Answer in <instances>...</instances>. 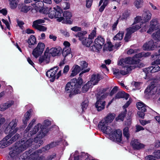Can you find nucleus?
Instances as JSON below:
<instances>
[{"label":"nucleus","instance_id":"nucleus-1","mask_svg":"<svg viewBox=\"0 0 160 160\" xmlns=\"http://www.w3.org/2000/svg\"><path fill=\"white\" fill-rule=\"evenodd\" d=\"M43 125L40 123H38L30 131L29 136H32L36 134L38 132V137L34 139L31 138L29 139L22 138L21 143H16L12 150L9 153L12 158L17 157L19 154L26 150L27 148L31 147L33 149L39 148L43 143V141L41 138H43L48 132V126L51 124V122L48 120L44 121Z\"/></svg>","mask_w":160,"mask_h":160},{"label":"nucleus","instance_id":"nucleus-2","mask_svg":"<svg viewBox=\"0 0 160 160\" xmlns=\"http://www.w3.org/2000/svg\"><path fill=\"white\" fill-rule=\"evenodd\" d=\"M108 124H98V128L104 133L108 135L111 140L120 142L122 140V131L119 129L113 131L111 128L108 126Z\"/></svg>","mask_w":160,"mask_h":160},{"label":"nucleus","instance_id":"nucleus-3","mask_svg":"<svg viewBox=\"0 0 160 160\" xmlns=\"http://www.w3.org/2000/svg\"><path fill=\"white\" fill-rule=\"evenodd\" d=\"M152 37L156 41L154 42L153 41L151 40L145 43L143 46V48L144 50H153L157 47L160 48V30L153 33ZM158 55H160V48L158 50ZM156 54H158L157 53Z\"/></svg>","mask_w":160,"mask_h":160},{"label":"nucleus","instance_id":"nucleus-4","mask_svg":"<svg viewBox=\"0 0 160 160\" xmlns=\"http://www.w3.org/2000/svg\"><path fill=\"white\" fill-rule=\"evenodd\" d=\"M51 8H44L42 9L43 13L45 14H48V17L51 19L54 18H57V20L59 22H61L64 19V18L61 16V14L63 11L61 8L57 6L53 8V10Z\"/></svg>","mask_w":160,"mask_h":160},{"label":"nucleus","instance_id":"nucleus-5","mask_svg":"<svg viewBox=\"0 0 160 160\" xmlns=\"http://www.w3.org/2000/svg\"><path fill=\"white\" fill-rule=\"evenodd\" d=\"M44 147H43L41 149L37 150L32 153L31 150H29L28 151L25 152L22 155L20 156L21 158L23 159H26L27 158L30 159H31L32 160H43L44 157L43 156H40L43 152H45V150Z\"/></svg>","mask_w":160,"mask_h":160},{"label":"nucleus","instance_id":"nucleus-6","mask_svg":"<svg viewBox=\"0 0 160 160\" xmlns=\"http://www.w3.org/2000/svg\"><path fill=\"white\" fill-rule=\"evenodd\" d=\"M153 61L152 62V66L143 69V71L147 74L149 72L154 73L159 71L160 67L158 64H160V55L152 54L151 55Z\"/></svg>","mask_w":160,"mask_h":160},{"label":"nucleus","instance_id":"nucleus-7","mask_svg":"<svg viewBox=\"0 0 160 160\" xmlns=\"http://www.w3.org/2000/svg\"><path fill=\"white\" fill-rule=\"evenodd\" d=\"M106 89H103L101 92H98L97 97V101L95 104V107L98 111L103 109L105 108V102L104 99L106 98L108 93L106 92Z\"/></svg>","mask_w":160,"mask_h":160},{"label":"nucleus","instance_id":"nucleus-8","mask_svg":"<svg viewBox=\"0 0 160 160\" xmlns=\"http://www.w3.org/2000/svg\"><path fill=\"white\" fill-rule=\"evenodd\" d=\"M75 82L76 79H73L66 85L65 92L68 94L70 97H71L73 95L80 93V91L79 89L75 86Z\"/></svg>","mask_w":160,"mask_h":160},{"label":"nucleus","instance_id":"nucleus-9","mask_svg":"<svg viewBox=\"0 0 160 160\" xmlns=\"http://www.w3.org/2000/svg\"><path fill=\"white\" fill-rule=\"evenodd\" d=\"M105 42V39L101 36H98L92 42V45L90 47V49L93 52H98L102 48Z\"/></svg>","mask_w":160,"mask_h":160},{"label":"nucleus","instance_id":"nucleus-10","mask_svg":"<svg viewBox=\"0 0 160 160\" xmlns=\"http://www.w3.org/2000/svg\"><path fill=\"white\" fill-rule=\"evenodd\" d=\"M152 14L150 12L147 11L144 12L142 15V18L141 16H137L134 19V23H138L141 26H143L142 24L148 22L151 18Z\"/></svg>","mask_w":160,"mask_h":160},{"label":"nucleus","instance_id":"nucleus-11","mask_svg":"<svg viewBox=\"0 0 160 160\" xmlns=\"http://www.w3.org/2000/svg\"><path fill=\"white\" fill-rule=\"evenodd\" d=\"M58 70L57 67H54L48 70L46 73L47 76L50 78L51 82H53L55 78L58 79L61 75V71L60 70L56 75Z\"/></svg>","mask_w":160,"mask_h":160},{"label":"nucleus","instance_id":"nucleus-12","mask_svg":"<svg viewBox=\"0 0 160 160\" xmlns=\"http://www.w3.org/2000/svg\"><path fill=\"white\" fill-rule=\"evenodd\" d=\"M134 67L129 65H126L124 66L123 69L119 71L118 69H115L113 70L114 74L115 75L116 77L118 78L120 76V75H125L128 74L131 71Z\"/></svg>","mask_w":160,"mask_h":160},{"label":"nucleus","instance_id":"nucleus-13","mask_svg":"<svg viewBox=\"0 0 160 160\" xmlns=\"http://www.w3.org/2000/svg\"><path fill=\"white\" fill-rule=\"evenodd\" d=\"M136 62V61L134 60V59L128 57L120 59L118 62V64L122 66L123 67L126 65H129L134 67V69L136 67L133 64H135Z\"/></svg>","mask_w":160,"mask_h":160},{"label":"nucleus","instance_id":"nucleus-14","mask_svg":"<svg viewBox=\"0 0 160 160\" xmlns=\"http://www.w3.org/2000/svg\"><path fill=\"white\" fill-rule=\"evenodd\" d=\"M17 128L16 130H14L12 132V133H8V135L0 141V147L1 148H3L12 144L10 139H9L11 138L13 135L17 132Z\"/></svg>","mask_w":160,"mask_h":160},{"label":"nucleus","instance_id":"nucleus-15","mask_svg":"<svg viewBox=\"0 0 160 160\" xmlns=\"http://www.w3.org/2000/svg\"><path fill=\"white\" fill-rule=\"evenodd\" d=\"M18 120L16 119H13L9 123L8 127L5 129L4 132L6 134L11 133L17 128V132L18 130V128H16L17 126Z\"/></svg>","mask_w":160,"mask_h":160},{"label":"nucleus","instance_id":"nucleus-16","mask_svg":"<svg viewBox=\"0 0 160 160\" xmlns=\"http://www.w3.org/2000/svg\"><path fill=\"white\" fill-rule=\"evenodd\" d=\"M140 28L141 26L139 24H136L127 28V33H126L124 38L125 41L128 42L131 38V34Z\"/></svg>","mask_w":160,"mask_h":160},{"label":"nucleus","instance_id":"nucleus-17","mask_svg":"<svg viewBox=\"0 0 160 160\" xmlns=\"http://www.w3.org/2000/svg\"><path fill=\"white\" fill-rule=\"evenodd\" d=\"M45 45L43 43H39L36 48L33 49L32 54L35 58H37L42 54Z\"/></svg>","mask_w":160,"mask_h":160},{"label":"nucleus","instance_id":"nucleus-18","mask_svg":"<svg viewBox=\"0 0 160 160\" xmlns=\"http://www.w3.org/2000/svg\"><path fill=\"white\" fill-rule=\"evenodd\" d=\"M131 145L133 148L135 150H139L144 148V145L140 143L137 139L132 138L131 143Z\"/></svg>","mask_w":160,"mask_h":160},{"label":"nucleus","instance_id":"nucleus-19","mask_svg":"<svg viewBox=\"0 0 160 160\" xmlns=\"http://www.w3.org/2000/svg\"><path fill=\"white\" fill-rule=\"evenodd\" d=\"M115 115L113 113H109L98 124H108L112 122L115 118Z\"/></svg>","mask_w":160,"mask_h":160},{"label":"nucleus","instance_id":"nucleus-20","mask_svg":"<svg viewBox=\"0 0 160 160\" xmlns=\"http://www.w3.org/2000/svg\"><path fill=\"white\" fill-rule=\"evenodd\" d=\"M50 60V54L48 52H45L44 55L40 57L39 63L40 64H46L49 62Z\"/></svg>","mask_w":160,"mask_h":160},{"label":"nucleus","instance_id":"nucleus-21","mask_svg":"<svg viewBox=\"0 0 160 160\" xmlns=\"http://www.w3.org/2000/svg\"><path fill=\"white\" fill-rule=\"evenodd\" d=\"M62 52V49L60 47L57 48H51L49 50L50 55L51 54L52 56L54 57L59 55Z\"/></svg>","mask_w":160,"mask_h":160},{"label":"nucleus","instance_id":"nucleus-22","mask_svg":"<svg viewBox=\"0 0 160 160\" xmlns=\"http://www.w3.org/2000/svg\"><path fill=\"white\" fill-rule=\"evenodd\" d=\"M158 24L157 21L156 19H152L150 22V25L149 29L147 32L151 34L153 31L157 28V25Z\"/></svg>","mask_w":160,"mask_h":160},{"label":"nucleus","instance_id":"nucleus-23","mask_svg":"<svg viewBox=\"0 0 160 160\" xmlns=\"http://www.w3.org/2000/svg\"><path fill=\"white\" fill-rule=\"evenodd\" d=\"M129 97V95L128 94L124 92H119L117 93L115 97L113 98L112 100L122 98H125L126 100H127Z\"/></svg>","mask_w":160,"mask_h":160},{"label":"nucleus","instance_id":"nucleus-24","mask_svg":"<svg viewBox=\"0 0 160 160\" xmlns=\"http://www.w3.org/2000/svg\"><path fill=\"white\" fill-rule=\"evenodd\" d=\"M158 90L157 87L155 84H152L149 87H148L145 90V92L150 94H154L157 92Z\"/></svg>","mask_w":160,"mask_h":160},{"label":"nucleus","instance_id":"nucleus-25","mask_svg":"<svg viewBox=\"0 0 160 160\" xmlns=\"http://www.w3.org/2000/svg\"><path fill=\"white\" fill-rule=\"evenodd\" d=\"M61 141H62V139L60 138L59 140H58L57 141L52 142L50 144L45 146L44 148L45 150H48L50 148H53L58 145L59 144L60 142Z\"/></svg>","mask_w":160,"mask_h":160},{"label":"nucleus","instance_id":"nucleus-26","mask_svg":"<svg viewBox=\"0 0 160 160\" xmlns=\"http://www.w3.org/2000/svg\"><path fill=\"white\" fill-rule=\"evenodd\" d=\"M100 78L101 76L99 74H93L92 76L91 80L89 82H91L93 86L97 83Z\"/></svg>","mask_w":160,"mask_h":160},{"label":"nucleus","instance_id":"nucleus-27","mask_svg":"<svg viewBox=\"0 0 160 160\" xmlns=\"http://www.w3.org/2000/svg\"><path fill=\"white\" fill-rule=\"evenodd\" d=\"M14 103V102L12 101H8L6 103H2L0 105V110L4 111L10 107Z\"/></svg>","mask_w":160,"mask_h":160},{"label":"nucleus","instance_id":"nucleus-28","mask_svg":"<svg viewBox=\"0 0 160 160\" xmlns=\"http://www.w3.org/2000/svg\"><path fill=\"white\" fill-rule=\"evenodd\" d=\"M81 70L80 66L78 65L74 66L72 68V73L71 74V77H74L76 76Z\"/></svg>","mask_w":160,"mask_h":160},{"label":"nucleus","instance_id":"nucleus-29","mask_svg":"<svg viewBox=\"0 0 160 160\" xmlns=\"http://www.w3.org/2000/svg\"><path fill=\"white\" fill-rule=\"evenodd\" d=\"M36 122V119H33L32 120L30 123L29 124L28 127L25 130V136L26 135H27L28 137H30L31 136H29V133L30 131L33 128H31L33 124L34 123V122Z\"/></svg>","mask_w":160,"mask_h":160},{"label":"nucleus","instance_id":"nucleus-30","mask_svg":"<svg viewBox=\"0 0 160 160\" xmlns=\"http://www.w3.org/2000/svg\"><path fill=\"white\" fill-rule=\"evenodd\" d=\"M71 49L70 48H63L62 51V54L64 58L69 57V58L72 57V55L71 54Z\"/></svg>","mask_w":160,"mask_h":160},{"label":"nucleus","instance_id":"nucleus-31","mask_svg":"<svg viewBox=\"0 0 160 160\" xmlns=\"http://www.w3.org/2000/svg\"><path fill=\"white\" fill-rule=\"evenodd\" d=\"M137 107L139 111L142 110L143 112H146L147 108L148 107L142 102H139L137 103Z\"/></svg>","mask_w":160,"mask_h":160},{"label":"nucleus","instance_id":"nucleus-32","mask_svg":"<svg viewBox=\"0 0 160 160\" xmlns=\"http://www.w3.org/2000/svg\"><path fill=\"white\" fill-rule=\"evenodd\" d=\"M36 39L35 37L33 35H31L28 41V42L29 44L28 47L31 48V45L36 44Z\"/></svg>","mask_w":160,"mask_h":160},{"label":"nucleus","instance_id":"nucleus-33","mask_svg":"<svg viewBox=\"0 0 160 160\" xmlns=\"http://www.w3.org/2000/svg\"><path fill=\"white\" fill-rule=\"evenodd\" d=\"M93 85L91 83V82H88L82 88V91L83 92H85L88 91L90 88L92 87Z\"/></svg>","mask_w":160,"mask_h":160},{"label":"nucleus","instance_id":"nucleus-34","mask_svg":"<svg viewBox=\"0 0 160 160\" xmlns=\"http://www.w3.org/2000/svg\"><path fill=\"white\" fill-rule=\"evenodd\" d=\"M30 111H28L25 114L24 117L22 119L23 123L25 125H26L28 121L30 118Z\"/></svg>","mask_w":160,"mask_h":160},{"label":"nucleus","instance_id":"nucleus-35","mask_svg":"<svg viewBox=\"0 0 160 160\" xmlns=\"http://www.w3.org/2000/svg\"><path fill=\"white\" fill-rule=\"evenodd\" d=\"M82 44L86 46L87 47H89L91 44H92V42L91 40L90 39L86 37L85 39H83V40L82 42Z\"/></svg>","mask_w":160,"mask_h":160},{"label":"nucleus","instance_id":"nucleus-36","mask_svg":"<svg viewBox=\"0 0 160 160\" xmlns=\"http://www.w3.org/2000/svg\"><path fill=\"white\" fill-rule=\"evenodd\" d=\"M87 33V32L86 31L78 32L77 34L76 35V36L79 38V39L82 42L83 39L86 37V34Z\"/></svg>","mask_w":160,"mask_h":160},{"label":"nucleus","instance_id":"nucleus-37","mask_svg":"<svg viewBox=\"0 0 160 160\" xmlns=\"http://www.w3.org/2000/svg\"><path fill=\"white\" fill-rule=\"evenodd\" d=\"M124 32L122 31L119 32L114 37L113 39L114 40H121L123 37Z\"/></svg>","mask_w":160,"mask_h":160},{"label":"nucleus","instance_id":"nucleus-38","mask_svg":"<svg viewBox=\"0 0 160 160\" xmlns=\"http://www.w3.org/2000/svg\"><path fill=\"white\" fill-rule=\"evenodd\" d=\"M127 112L126 109H125L123 112H122L118 116V117L116 118V120L118 121L119 120L123 121L124 120V118L126 116Z\"/></svg>","mask_w":160,"mask_h":160},{"label":"nucleus","instance_id":"nucleus-39","mask_svg":"<svg viewBox=\"0 0 160 160\" xmlns=\"http://www.w3.org/2000/svg\"><path fill=\"white\" fill-rule=\"evenodd\" d=\"M143 0H135L134 4L138 8H141L142 5Z\"/></svg>","mask_w":160,"mask_h":160},{"label":"nucleus","instance_id":"nucleus-40","mask_svg":"<svg viewBox=\"0 0 160 160\" xmlns=\"http://www.w3.org/2000/svg\"><path fill=\"white\" fill-rule=\"evenodd\" d=\"M63 16L66 19L65 20L68 21V20L70 19L72 16V14L70 12L68 11L64 12L63 13Z\"/></svg>","mask_w":160,"mask_h":160},{"label":"nucleus","instance_id":"nucleus-41","mask_svg":"<svg viewBox=\"0 0 160 160\" xmlns=\"http://www.w3.org/2000/svg\"><path fill=\"white\" fill-rule=\"evenodd\" d=\"M76 79V82H75V83H76L75 86L80 90L81 85L82 83V79L80 78H78V80L76 79Z\"/></svg>","mask_w":160,"mask_h":160},{"label":"nucleus","instance_id":"nucleus-42","mask_svg":"<svg viewBox=\"0 0 160 160\" xmlns=\"http://www.w3.org/2000/svg\"><path fill=\"white\" fill-rule=\"evenodd\" d=\"M45 20L44 19H39L33 22V26H35L37 25H40L39 24H42L44 23Z\"/></svg>","mask_w":160,"mask_h":160},{"label":"nucleus","instance_id":"nucleus-43","mask_svg":"<svg viewBox=\"0 0 160 160\" xmlns=\"http://www.w3.org/2000/svg\"><path fill=\"white\" fill-rule=\"evenodd\" d=\"M152 156L156 159L160 158V150H156L153 153Z\"/></svg>","mask_w":160,"mask_h":160},{"label":"nucleus","instance_id":"nucleus-44","mask_svg":"<svg viewBox=\"0 0 160 160\" xmlns=\"http://www.w3.org/2000/svg\"><path fill=\"white\" fill-rule=\"evenodd\" d=\"M96 29L95 28L94 30H93L90 34L89 35L88 38L92 40L93 39L94 37H96Z\"/></svg>","mask_w":160,"mask_h":160},{"label":"nucleus","instance_id":"nucleus-45","mask_svg":"<svg viewBox=\"0 0 160 160\" xmlns=\"http://www.w3.org/2000/svg\"><path fill=\"white\" fill-rule=\"evenodd\" d=\"M109 1L107 0H105L104 2H103V4L102 5L99 9V11L102 12L104 10L105 7L107 6L109 3Z\"/></svg>","mask_w":160,"mask_h":160},{"label":"nucleus","instance_id":"nucleus-46","mask_svg":"<svg viewBox=\"0 0 160 160\" xmlns=\"http://www.w3.org/2000/svg\"><path fill=\"white\" fill-rule=\"evenodd\" d=\"M80 65L81 70H83L87 67L88 64L85 61H82L80 62Z\"/></svg>","mask_w":160,"mask_h":160},{"label":"nucleus","instance_id":"nucleus-47","mask_svg":"<svg viewBox=\"0 0 160 160\" xmlns=\"http://www.w3.org/2000/svg\"><path fill=\"white\" fill-rule=\"evenodd\" d=\"M88 100H85L82 104V110L84 111L86 110L88 106Z\"/></svg>","mask_w":160,"mask_h":160},{"label":"nucleus","instance_id":"nucleus-48","mask_svg":"<svg viewBox=\"0 0 160 160\" xmlns=\"http://www.w3.org/2000/svg\"><path fill=\"white\" fill-rule=\"evenodd\" d=\"M35 28L41 31H45L47 30V28L44 27V26L40 25H37L35 26H34Z\"/></svg>","mask_w":160,"mask_h":160},{"label":"nucleus","instance_id":"nucleus-49","mask_svg":"<svg viewBox=\"0 0 160 160\" xmlns=\"http://www.w3.org/2000/svg\"><path fill=\"white\" fill-rule=\"evenodd\" d=\"M20 135L18 134H16L14 136L10 139V141L11 143H12L13 142L18 139L20 137Z\"/></svg>","mask_w":160,"mask_h":160},{"label":"nucleus","instance_id":"nucleus-50","mask_svg":"<svg viewBox=\"0 0 160 160\" xmlns=\"http://www.w3.org/2000/svg\"><path fill=\"white\" fill-rule=\"evenodd\" d=\"M10 2V6L12 9L15 8L17 6V3L16 2V1H12Z\"/></svg>","mask_w":160,"mask_h":160},{"label":"nucleus","instance_id":"nucleus-51","mask_svg":"<svg viewBox=\"0 0 160 160\" xmlns=\"http://www.w3.org/2000/svg\"><path fill=\"white\" fill-rule=\"evenodd\" d=\"M30 7L27 6H24L22 7L21 11L22 12L26 13L30 10Z\"/></svg>","mask_w":160,"mask_h":160},{"label":"nucleus","instance_id":"nucleus-52","mask_svg":"<svg viewBox=\"0 0 160 160\" xmlns=\"http://www.w3.org/2000/svg\"><path fill=\"white\" fill-rule=\"evenodd\" d=\"M129 15V13L128 12H124L122 15L121 16V18L122 19H125L127 18Z\"/></svg>","mask_w":160,"mask_h":160},{"label":"nucleus","instance_id":"nucleus-53","mask_svg":"<svg viewBox=\"0 0 160 160\" xmlns=\"http://www.w3.org/2000/svg\"><path fill=\"white\" fill-rule=\"evenodd\" d=\"M118 89V87L117 86H115L111 90L110 95L111 96H112L114 93H116Z\"/></svg>","mask_w":160,"mask_h":160},{"label":"nucleus","instance_id":"nucleus-54","mask_svg":"<svg viewBox=\"0 0 160 160\" xmlns=\"http://www.w3.org/2000/svg\"><path fill=\"white\" fill-rule=\"evenodd\" d=\"M93 0H86V7L88 8L91 7L92 5Z\"/></svg>","mask_w":160,"mask_h":160},{"label":"nucleus","instance_id":"nucleus-55","mask_svg":"<svg viewBox=\"0 0 160 160\" xmlns=\"http://www.w3.org/2000/svg\"><path fill=\"white\" fill-rule=\"evenodd\" d=\"M132 102V99L130 98L129 99V100L125 104V105L123 106L124 109V110L126 109V108H127L130 105Z\"/></svg>","mask_w":160,"mask_h":160},{"label":"nucleus","instance_id":"nucleus-56","mask_svg":"<svg viewBox=\"0 0 160 160\" xmlns=\"http://www.w3.org/2000/svg\"><path fill=\"white\" fill-rule=\"evenodd\" d=\"M143 112L142 111H139L138 112L137 114L140 118H144L145 115L144 112Z\"/></svg>","mask_w":160,"mask_h":160},{"label":"nucleus","instance_id":"nucleus-57","mask_svg":"<svg viewBox=\"0 0 160 160\" xmlns=\"http://www.w3.org/2000/svg\"><path fill=\"white\" fill-rule=\"evenodd\" d=\"M137 49H130L128 51L127 53L128 55H130L133 53H136L137 52Z\"/></svg>","mask_w":160,"mask_h":160},{"label":"nucleus","instance_id":"nucleus-58","mask_svg":"<svg viewBox=\"0 0 160 160\" xmlns=\"http://www.w3.org/2000/svg\"><path fill=\"white\" fill-rule=\"evenodd\" d=\"M2 21L5 24L7 28L9 30L10 29V26L8 21L7 20H5L4 19H2Z\"/></svg>","mask_w":160,"mask_h":160},{"label":"nucleus","instance_id":"nucleus-59","mask_svg":"<svg viewBox=\"0 0 160 160\" xmlns=\"http://www.w3.org/2000/svg\"><path fill=\"white\" fill-rule=\"evenodd\" d=\"M88 157V156L87 154H86L84 152H82L81 155L79 156V158H82L83 159H84Z\"/></svg>","mask_w":160,"mask_h":160},{"label":"nucleus","instance_id":"nucleus-60","mask_svg":"<svg viewBox=\"0 0 160 160\" xmlns=\"http://www.w3.org/2000/svg\"><path fill=\"white\" fill-rule=\"evenodd\" d=\"M136 132H138L141 130H144V129L142 126L138 125L136 126Z\"/></svg>","mask_w":160,"mask_h":160},{"label":"nucleus","instance_id":"nucleus-61","mask_svg":"<svg viewBox=\"0 0 160 160\" xmlns=\"http://www.w3.org/2000/svg\"><path fill=\"white\" fill-rule=\"evenodd\" d=\"M78 152L76 151L74 154V158L73 160H78L79 158V156L78 155Z\"/></svg>","mask_w":160,"mask_h":160},{"label":"nucleus","instance_id":"nucleus-62","mask_svg":"<svg viewBox=\"0 0 160 160\" xmlns=\"http://www.w3.org/2000/svg\"><path fill=\"white\" fill-rule=\"evenodd\" d=\"M150 121H146L144 120H141L140 121L141 124L143 126L145 125L146 124L149 123Z\"/></svg>","mask_w":160,"mask_h":160},{"label":"nucleus","instance_id":"nucleus-63","mask_svg":"<svg viewBox=\"0 0 160 160\" xmlns=\"http://www.w3.org/2000/svg\"><path fill=\"white\" fill-rule=\"evenodd\" d=\"M81 28L80 27L75 26L71 28V30L74 31H78L81 30Z\"/></svg>","mask_w":160,"mask_h":160},{"label":"nucleus","instance_id":"nucleus-64","mask_svg":"<svg viewBox=\"0 0 160 160\" xmlns=\"http://www.w3.org/2000/svg\"><path fill=\"white\" fill-rule=\"evenodd\" d=\"M7 11L5 8L0 10V13H2L3 15H6L7 14Z\"/></svg>","mask_w":160,"mask_h":160}]
</instances>
